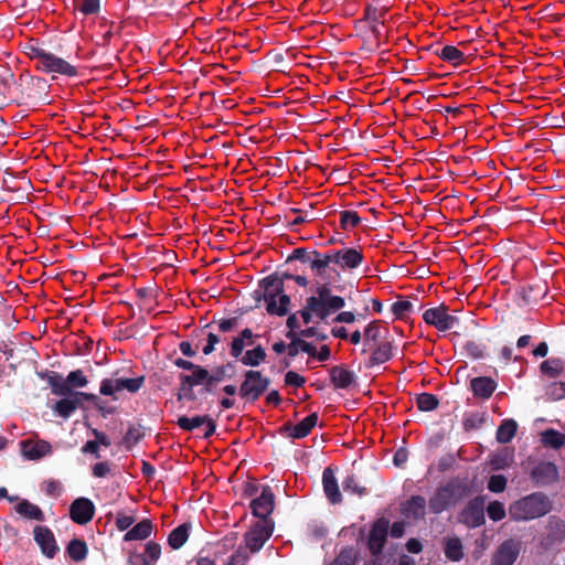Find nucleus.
I'll return each mask as SVG.
<instances>
[{
    "instance_id": "nucleus-60",
    "label": "nucleus",
    "mask_w": 565,
    "mask_h": 565,
    "mask_svg": "<svg viewBox=\"0 0 565 565\" xmlns=\"http://www.w3.org/2000/svg\"><path fill=\"white\" fill-rule=\"evenodd\" d=\"M331 565H353L351 552L342 553Z\"/></svg>"
},
{
    "instance_id": "nucleus-62",
    "label": "nucleus",
    "mask_w": 565,
    "mask_h": 565,
    "mask_svg": "<svg viewBox=\"0 0 565 565\" xmlns=\"http://www.w3.org/2000/svg\"><path fill=\"white\" fill-rule=\"evenodd\" d=\"M131 565H150V562L141 554H131L129 557Z\"/></svg>"
},
{
    "instance_id": "nucleus-27",
    "label": "nucleus",
    "mask_w": 565,
    "mask_h": 565,
    "mask_svg": "<svg viewBox=\"0 0 565 565\" xmlns=\"http://www.w3.org/2000/svg\"><path fill=\"white\" fill-rule=\"evenodd\" d=\"M15 512L30 520L41 521L43 519V512L41 509L26 500H23L15 505Z\"/></svg>"
},
{
    "instance_id": "nucleus-40",
    "label": "nucleus",
    "mask_w": 565,
    "mask_h": 565,
    "mask_svg": "<svg viewBox=\"0 0 565 565\" xmlns=\"http://www.w3.org/2000/svg\"><path fill=\"white\" fill-rule=\"evenodd\" d=\"M439 56L454 64H459L463 61V54L456 46L447 45L444 46L439 53Z\"/></svg>"
},
{
    "instance_id": "nucleus-58",
    "label": "nucleus",
    "mask_w": 565,
    "mask_h": 565,
    "mask_svg": "<svg viewBox=\"0 0 565 565\" xmlns=\"http://www.w3.org/2000/svg\"><path fill=\"white\" fill-rule=\"evenodd\" d=\"M220 342V339L214 333H209L207 344L203 349L204 354H210L214 351L215 344Z\"/></svg>"
},
{
    "instance_id": "nucleus-59",
    "label": "nucleus",
    "mask_w": 565,
    "mask_h": 565,
    "mask_svg": "<svg viewBox=\"0 0 565 565\" xmlns=\"http://www.w3.org/2000/svg\"><path fill=\"white\" fill-rule=\"evenodd\" d=\"M109 472V466L106 462L96 463L93 468L95 477L103 478Z\"/></svg>"
},
{
    "instance_id": "nucleus-42",
    "label": "nucleus",
    "mask_w": 565,
    "mask_h": 565,
    "mask_svg": "<svg viewBox=\"0 0 565 565\" xmlns=\"http://www.w3.org/2000/svg\"><path fill=\"white\" fill-rule=\"evenodd\" d=\"M540 371L548 376V377H556L561 372V362L558 360H547L541 363Z\"/></svg>"
},
{
    "instance_id": "nucleus-46",
    "label": "nucleus",
    "mask_w": 565,
    "mask_h": 565,
    "mask_svg": "<svg viewBox=\"0 0 565 565\" xmlns=\"http://www.w3.org/2000/svg\"><path fill=\"white\" fill-rule=\"evenodd\" d=\"M13 84V74L10 70L0 68V95L4 96Z\"/></svg>"
},
{
    "instance_id": "nucleus-13",
    "label": "nucleus",
    "mask_w": 565,
    "mask_h": 565,
    "mask_svg": "<svg viewBox=\"0 0 565 565\" xmlns=\"http://www.w3.org/2000/svg\"><path fill=\"white\" fill-rule=\"evenodd\" d=\"M94 504L86 498L75 500L71 505V518L78 524H85L93 519Z\"/></svg>"
},
{
    "instance_id": "nucleus-12",
    "label": "nucleus",
    "mask_w": 565,
    "mask_h": 565,
    "mask_svg": "<svg viewBox=\"0 0 565 565\" xmlns=\"http://www.w3.org/2000/svg\"><path fill=\"white\" fill-rule=\"evenodd\" d=\"M558 479V469L551 461H542L532 469V480L537 484H550Z\"/></svg>"
},
{
    "instance_id": "nucleus-47",
    "label": "nucleus",
    "mask_w": 565,
    "mask_h": 565,
    "mask_svg": "<svg viewBox=\"0 0 565 565\" xmlns=\"http://www.w3.org/2000/svg\"><path fill=\"white\" fill-rule=\"evenodd\" d=\"M488 515L493 521H500L505 516V510L502 503L491 502L487 508Z\"/></svg>"
},
{
    "instance_id": "nucleus-35",
    "label": "nucleus",
    "mask_w": 565,
    "mask_h": 565,
    "mask_svg": "<svg viewBox=\"0 0 565 565\" xmlns=\"http://www.w3.org/2000/svg\"><path fill=\"white\" fill-rule=\"evenodd\" d=\"M516 433V423L512 419L504 420L497 430L499 443H509Z\"/></svg>"
},
{
    "instance_id": "nucleus-3",
    "label": "nucleus",
    "mask_w": 565,
    "mask_h": 565,
    "mask_svg": "<svg viewBox=\"0 0 565 565\" xmlns=\"http://www.w3.org/2000/svg\"><path fill=\"white\" fill-rule=\"evenodd\" d=\"M308 299L310 300V309L321 320H324L331 312L342 309L345 305L344 299L332 295L327 285L320 286L317 289V296Z\"/></svg>"
},
{
    "instance_id": "nucleus-31",
    "label": "nucleus",
    "mask_w": 565,
    "mask_h": 565,
    "mask_svg": "<svg viewBox=\"0 0 565 565\" xmlns=\"http://www.w3.org/2000/svg\"><path fill=\"white\" fill-rule=\"evenodd\" d=\"M209 379H210V373L205 369H203L199 365H196L192 370L191 375H183L181 377V380L184 382V384H190V386L200 385V384L209 385Z\"/></svg>"
},
{
    "instance_id": "nucleus-5",
    "label": "nucleus",
    "mask_w": 565,
    "mask_h": 565,
    "mask_svg": "<svg viewBox=\"0 0 565 565\" xmlns=\"http://www.w3.org/2000/svg\"><path fill=\"white\" fill-rule=\"evenodd\" d=\"M143 384V376L127 379V377H111L102 382L100 393L116 397L117 393L127 391L136 393Z\"/></svg>"
},
{
    "instance_id": "nucleus-37",
    "label": "nucleus",
    "mask_w": 565,
    "mask_h": 565,
    "mask_svg": "<svg viewBox=\"0 0 565 565\" xmlns=\"http://www.w3.org/2000/svg\"><path fill=\"white\" fill-rule=\"evenodd\" d=\"M266 358V352L263 348L257 347L253 350H248L242 358L241 362L244 365L248 366H257L259 365Z\"/></svg>"
},
{
    "instance_id": "nucleus-50",
    "label": "nucleus",
    "mask_w": 565,
    "mask_h": 565,
    "mask_svg": "<svg viewBox=\"0 0 565 565\" xmlns=\"http://www.w3.org/2000/svg\"><path fill=\"white\" fill-rule=\"evenodd\" d=\"M160 553H161V548L158 544L149 542L146 545V556L145 557L148 559V562H150V564L156 562L159 558Z\"/></svg>"
},
{
    "instance_id": "nucleus-29",
    "label": "nucleus",
    "mask_w": 565,
    "mask_h": 565,
    "mask_svg": "<svg viewBox=\"0 0 565 565\" xmlns=\"http://www.w3.org/2000/svg\"><path fill=\"white\" fill-rule=\"evenodd\" d=\"M253 332L249 329H244L242 333L235 338L232 342L231 354L234 358L242 355L245 347L252 344Z\"/></svg>"
},
{
    "instance_id": "nucleus-22",
    "label": "nucleus",
    "mask_w": 565,
    "mask_h": 565,
    "mask_svg": "<svg viewBox=\"0 0 565 565\" xmlns=\"http://www.w3.org/2000/svg\"><path fill=\"white\" fill-rule=\"evenodd\" d=\"M309 264L310 268L319 276H322L326 268L333 264L331 253L320 254L315 252L311 256L305 259Z\"/></svg>"
},
{
    "instance_id": "nucleus-23",
    "label": "nucleus",
    "mask_w": 565,
    "mask_h": 565,
    "mask_svg": "<svg viewBox=\"0 0 565 565\" xmlns=\"http://www.w3.org/2000/svg\"><path fill=\"white\" fill-rule=\"evenodd\" d=\"M470 386L473 394L482 398H489L495 390V383L489 377H476Z\"/></svg>"
},
{
    "instance_id": "nucleus-49",
    "label": "nucleus",
    "mask_w": 565,
    "mask_h": 565,
    "mask_svg": "<svg viewBox=\"0 0 565 565\" xmlns=\"http://www.w3.org/2000/svg\"><path fill=\"white\" fill-rule=\"evenodd\" d=\"M505 486L507 479L501 475H495L490 478L488 489L492 492H502Z\"/></svg>"
},
{
    "instance_id": "nucleus-6",
    "label": "nucleus",
    "mask_w": 565,
    "mask_h": 565,
    "mask_svg": "<svg viewBox=\"0 0 565 565\" xmlns=\"http://www.w3.org/2000/svg\"><path fill=\"white\" fill-rule=\"evenodd\" d=\"M423 319L439 331L450 330L458 323L457 317L449 315L447 307L444 305L425 310Z\"/></svg>"
},
{
    "instance_id": "nucleus-36",
    "label": "nucleus",
    "mask_w": 565,
    "mask_h": 565,
    "mask_svg": "<svg viewBox=\"0 0 565 565\" xmlns=\"http://www.w3.org/2000/svg\"><path fill=\"white\" fill-rule=\"evenodd\" d=\"M392 356L391 344L385 342L379 345L370 358V365H379L388 361Z\"/></svg>"
},
{
    "instance_id": "nucleus-63",
    "label": "nucleus",
    "mask_w": 565,
    "mask_h": 565,
    "mask_svg": "<svg viewBox=\"0 0 565 565\" xmlns=\"http://www.w3.org/2000/svg\"><path fill=\"white\" fill-rule=\"evenodd\" d=\"M93 434L96 438L95 441H97L98 446L102 445V446L108 447L110 445V440L105 434H103L96 429L93 430Z\"/></svg>"
},
{
    "instance_id": "nucleus-10",
    "label": "nucleus",
    "mask_w": 565,
    "mask_h": 565,
    "mask_svg": "<svg viewBox=\"0 0 565 565\" xmlns=\"http://www.w3.org/2000/svg\"><path fill=\"white\" fill-rule=\"evenodd\" d=\"M521 546L515 541H507L500 545L492 558V565H512L519 556Z\"/></svg>"
},
{
    "instance_id": "nucleus-43",
    "label": "nucleus",
    "mask_w": 565,
    "mask_h": 565,
    "mask_svg": "<svg viewBox=\"0 0 565 565\" xmlns=\"http://www.w3.org/2000/svg\"><path fill=\"white\" fill-rule=\"evenodd\" d=\"M527 507H529V501L527 499H523L516 503H514L511 508H510V514L513 519L515 520H526L527 519Z\"/></svg>"
},
{
    "instance_id": "nucleus-17",
    "label": "nucleus",
    "mask_w": 565,
    "mask_h": 565,
    "mask_svg": "<svg viewBox=\"0 0 565 565\" xmlns=\"http://www.w3.org/2000/svg\"><path fill=\"white\" fill-rule=\"evenodd\" d=\"M322 483L328 500L331 503L341 502L342 495L338 486L337 478L334 477V473L331 468L324 469L322 475Z\"/></svg>"
},
{
    "instance_id": "nucleus-1",
    "label": "nucleus",
    "mask_w": 565,
    "mask_h": 565,
    "mask_svg": "<svg viewBox=\"0 0 565 565\" xmlns=\"http://www.w3.org/2000/svg\"><path fill=\"white\" fill-rule=\"evenodd\" d=\"M28 54L32 60L36 61L38 68L45 73L64 76H75L77 74L76 67L73 64L53 53L46 52L42 47L30 46Z\"/></svg>"
},
{
    "instance_id": "nucleus-18",
    "label": "nucleus",
    "mask_w": 565,
    "mask_h": 565,
    "mask_svg": "<svg viewBox=\"0 0 565 565\" xmlns=\"http://www.w3.org/2000/svg\"><path fill=\"white\" fill-rule=\"evenodd\" d=\"M178 424L182 429H185V430H193L203 424H207V430L205 433V437L211 436L215 431V424L207 416H194V417L182 416L178 419Z\"/></svg>"
},
{
    "instance_id": "nucleus-24",
    "label": "nucleus",
    "mask_w": 565,
    "mask_h": 565,
    "mask_svg": "<svg viewBox=\"0 0 565 565\" xmlns=\"http://www.w3.org/2000/svg\"><path fill=\"white\" fill-rule=\"evenodd\" d=\"M552 509V502L544 493L532 494V518L543 516Z\"/></svg>"
},
{
    "instance_id": "nucleus-54",
    "label": "nucleus",
    "mask_w": 565,
    "mask_h": 565,
    "mask_svg": "<svg viewBox=\"0 0 565 565\" xmlns=\"http://www.w3.org/2000/svg\"><path fill=\"white\" fill-rule=\"evenodd\" d=\"M412 307V303L407 300H399L392 305V311L397 315L402 316L405 312H407Z\"/></svg>"
},
{
    "instance_id": "nucleus-48",
    "label": "nucleus",
    "mask_w": 565,
    "mask_h": 565,
    "mask_svg": "<svg viewBox=\"0 0 565 565\" xmlns=\"http://www.w3.org/2000/svg\"><path fill=\"white\" fill-rule=\"evenodd\" d=\"M512 461V455L509 451L497 454L492 457L491 463L494 469H503Z\"/></svg>"
},
{
    "instance_id": "nucleus-15",
    "label": "nucleus",
    "mask_w": 565,
    "mask_h": 565,
    "mask_svg": "<svg viewBox=\"0 0 565 565\" xmlns=\"http://www.w3.org/2000/svg\"><path fill=\"white\" fill-rule=\"evenodd\" d=\"M34 539L40 545L43 554L47 557H53L58 550L53 533L44 526H36L34 529Z\"/></svg>"
},
{
    "instance_id": "nucleus-41",
    "label": "nucleus",
    "mask_w": 565,
    "mask_h": 565,
    "mask_svg": "<svg viewBox=\"0 0 565 565\" xmlns=\"http://www.w3.org/2000/svg\"><path fill=\"white\" fill-rule=\"evenodd\" d=\"M385 329L379 322H371L364 330V338L367 342H376L383 338Z\"/></svg>"
},
{
    "instance_id": "nucleus-39",
    "label": "nucleus",
    "mask_w": 565,
    "mask_h": 565,
    "mask_svg": "<svg viewBox=\"0 0 565 565\" xmlns=\"http://www.w3.org/2000/svg\"><path fill=\"white\" fill-rule=\"evenodd\" d=\"M67 552L72 559L79 562L87 555V546L83 541L73 540L70 542Z\"/></svg>"
},
{
    "instance_id": "nucleus-7",
    "label": "nucleus",
    "mask_w": 565,
    "mask_h": 565,
    "mask_svg": "<svg viewBox=\"0 0 565 565\" xmlns=\"http://www.w3.org/2000/svg\"><path fill=\"white\" fill-rule=\"evenodd\" d=\"M274 525L269 520H259L249 532L246 533L245 541L247 547L253 552H258L265 542L271 536Z\"/></svg>"
},
{
    "instance_id": "nucleus-64",
    "label": "nucleus",
    "mask_w": 565,
    "mask_h": 565,
    "mask_svg": "<svg viewBox=\"0 0 565 565\" xmlns=\"http://www.w3.org/2000/svg\"><path fill=\"white\" fill-rule=\"evenodd\" d=\"M313 316H316L315 311L310 309V300L307 299V305L303 308V310L301 311V317L303 319V322L309 323Z\"/></svg>"
},
{
    "instance_id": "nucleus-53",
    "label": "nucleus",
    "mask_w": 565,
    "mask_h": 565,
    "mask_svg": "<svg viewBox=\"0 0 565 565\" xmlns=\"http://www.w3.org/2000/svg\"><path fill=\"white\" fill-rule=\"evenodd\" d=\"M99 10V0H84L81 11L85 14L96 13Z\"/></svg>"
},
{
    "instance_id": "nucleus-21",
    "label": "nucleus",
    "mask_w": 565,
    "mask_h": 565,
    "mask_svg": "<svg viewBox=\"0 0 565 565\" xmlns=\"http://www.w3.org/2000/svg\"><path fill=\"white\" fill-rule=\"evenodd\" d=\"M331 380L332 383L338 388H348L350 387L354 381H355V374L343 367V366H335L331 370Z\"/></svg>"
},
{
    "instance_id": "nucleus-56",
    "label": "nucleus",
    "mask_w": 565,
    "mask_h": 565,
    "mask_svg": "<svg viewBox=\"0 0 565 565\" xmlns=\"http://www.w3.org/2000/svg\"><path fill=\"white\" fill-rule=\"evenodd\" d=\"M192 387L193 386H190V384H184V382L182 381V385L178 394L179 399H194Z\"/></svg>"
},
{
    "instance_id": "nucleus-44",
    "label": "nucleus",
    "mask_w": 565,
    "mask_h": 565,
    "mask_svg": "<svg viewBox=\"0 0 565 565\" xmlns=\"http://www.w3.org/2000/svg\"><path fill=\"white\" fill-rule=\"evenodd\" d=\"M438 405V399L430 394H422L417 397V406L423 412H430Z\"/></svg>"
},
{
    "instance_id": "nucleus-8",
    "label": "nucleus",
    "mask_w": 565,
    "mask_h": 565,
    "mask_svg": "<svg viewBox=\"0 0 565 565\" xmlns=\"http://www.w3.org/2000/svg\"><path fill=\"white\" fill-rule=\"evenodd\" d=\"M268 380L259 372L248 371L241 386L239 393L243 397L256 399L268 386Z\"/></svg>"
},
{
    "instance_id": "nucleus-14",
    "label": "nucleus",
    "mask_w": 565,
    "mask_h": 565,
    "mask_svg": "<svg viewBox=\"0 0 565 565\" xmlns=\"http://www.w3.org/2000/svg\"><path fill=\"white\" fill-rule=\"evenodd\" d=\"M253 513L260 518V520H267L274 509V494L269 488H264L259 498L252 502Z\"/></svg>"
},
{
    "instance_id": "nucleus-33",
    "label": "nucleus",
    "mask_w": 565,
    "mask_h": 565,
    "mask_svg": "<svg viewBox=\"0 0 565 565\" xmlns=\"http://www.w3.org/2000/svg\"><path fill=\"white\" fill-rule=\"evenodd\" d=\"M425 512V500L420 497H414L404 505V513L407 516L420 518Z\"/></svg>"
},
{
    "instance_id": "nucleus-51",
    "label": "nucleus",
    "mask_w": 565,
    "mask_h": 565,
    "mask_svg": "<svg viewBox=\"0 0 565 565\" xmlns=\"http://www.w3.org/2000/svg\"><path fill=\"white\" fill-rule=\"evenodd\" d=\"M360 221V217L354 212H344L341 215V223L343 227H353L355 226Z\"/></svg>"
},
{
    "instance_id": "nucleus-38",
    "label": "nucleus",
    "mask_w": 565,
    "mask_h": 565,
    "mask_svg": "<svg viewBox=\"0 0 565 565\" xmlns=\"http://www.w3.org/2000/svg\"><path fill=\"white\" fill-rule=\"evenodd\" d=\"M189 537V527L186 524H182L174 529L169 535V544L173 548H180Z\"/></svg>"
},
{
    "instance_id": "nucleus-26",
    "label": "nucleus",
    "mask_w": 565,
    "mask_h": 565,
    "mask_svg": "<svg viewBox=\"0 0 565 565\" xmlns=\"http://www.w3.org/2000/svg\"><path fill=\"white\" fill-rule=\"evenodd\" d=\"M151 532L152 523L149 520H143L128 531L124 539L125 541L145 540L150 536Z\"/></svg>"
},
{
    "instance_id": "nucleus-20",
    "label": "nucleus",
    "mask_w": 565,
    "mask_h": 565,
    "mask_svg": "<svg viewBox=\"0 0 565 565\" xmlns=\"http://www.w3.org/2000/svg\"><path fill=\"white\" fill-rule=\"evenodd\" d=\"M63 396L64 398L56 402L53 409L58 416L68 418L79 407V404L74 393L64 394Z\"/></svg>"
},
{
    "instance_id": "nucleus-30",
    "label": "nucleus",
    "mask_w": 565,
    "mask_h": 565,
    "mask_svg": "<svg viewBox=\"0 0 565 565\" xmlns=\"http://www.w3.org/2000/svg\"><path fill=\"white\" fill-rule=\"evenodd\" d=\"M287 337L291 340V343L288 345L289 355L295 356L300 351L310 355H316V348L312 344L301 339H296L292 332H289Z\"/></svg>"
},
{
    "instance_id": "nucleus-25",
    "label": "nucleus",
    "mask_w": 565,
    "mask_h": 565,
    "mask_svg": "<svg viewBox=\"0 0 565 565\" xmlns=\"http://www.w3.org/2000/svg\"><path fill=\"white\" fill-rule=\"evenodd\" d=\"M543 446L559 449L565 445V434L555 429H546L540 434Z\"/></svg>"
},
{
    "instance_id": "nucleus-28",
    "label": "nucleus",
    "mask_w": 565,
    "mask_h": 565,
    "mask_svg": "<svg viewBox=\"0 0 565 565\" xmlns=\"http://www.w3.org/2000/svg\"><path fill=\"white\" fill-rule=\"evenodd\" d=\"M317 414H311L302 419L299 424L291 428L290 436L294 438H302L309 434V431L317 425Z\"/></svg>"
},
{
    "instance_id": "nucleus-9",
    "label": "nucleus",
    "mask_w": 565,
    "mask_h": 565,
    "mask_svg": "<svg viewBox=\"0 0 565 565\" xmlns=\"http://www.w3.org/2000/svg\"><path fill=\"white\" fill-rule=\"evenodd\" d=\"M22 456L28 460H39L52 452L50 443L45 440H23L20 443Z\"/></svg>"
},
{
    "instance_id": "nucleus-11",
    "label": "nucleus",
    "mask_w": 565,
    "mask_h": 565,
    "mask_svg": "<svg viewBox=\"0 0 565 565\" xmlns=\"http://www.w3.org/2000/svg\"><path fill=\"white\" fill-rule=\"evenodd\" d=\"M332 263L341 269H353L362 262V255L353 248L331 252Z\"/></svg>"
},
{
    "instance_id": "nucleus-57",
    "label": "nucleus",
    "mask_w": 565,
    "mask_h": 565,
    "mask_svg": "<svg viewBox=\"0 0 565 565\" xmlns=\"http://www.w3.org/2000/svg\"><path fill=\"white\" fill-rule=\"evenodd\" d=\"M225 377V370L223 367H218L213 373L210 374L209 385H214L223 381Z\"/></svg>"
},
{
    "instance_id": "nucleus-32",
    "label": "nucleus",
    "mask_w": 565,
    "mask_h": 565,
    "mask_svg": "<svg viewBox=\"0 0 565 565\" xmlns=\"http://www.w3.org/2000/svg\"><path fill=\"white\" fill-rule=\"evenodd\" d=\"M445 554L446 556L454 562H458L462 558V544L457 537H449L445 543Z\"/></svg>"
},
{
    "instance_id": "nucleus-16",
    "label": "nucleus",
    "mask_w": 565,
    "mask_h": 565,
    "mask_svg": "<svg viewBox=\"0 0 565 565\" xmlns=\"http://www.w3.org/2000/svg\"><path fill=\"white\" fill-rule=\"evenodd\" d=\"M460 520H461V522L466 523L468 526H471V527L481 525L484 521L483 502L482 501L471 502L462 511Z\"/></svg>"
},
{
    "instance_id": "nucleus-61",
    "label": "nucleus",
    "mask_w": 565,
    "mask_h": 565,
    "mask_svg": "<svg viewBox=\"0 0 565 565\" xmlns=\"http://www.w3.org/2000/svg\"><path fill=\"white\" fill-rule=\"evenodd\" d=\"M335 320L338 322L352 323L355 321V316L350 311H343L337 316Z\"/></svg>"
},
{
    "instance_id": "nucleus-52",
    "label": "nucleus",
    "mask_w": 565,
    "mask_h": 565,
    "mask_svg": "<svg viewBox=\"0 0 565 565\" xmlns=\"http://www.w3.org/2000/svg\"><path fill=\"white\" fill-rule=\"evenodd\" d=\"M135 522L134 516L119 513L117 515L116 525L120 531L127 530Z\"/></svg>"
},
{
    "instance_id": "nucleus-4",
    "label": "nucleus",
    "mask_w": 565,
    "mask_h": 565,
    "mask_svg": "<svg viewBox=\"0 0 565 565\" xmlns=\"http://www.w3.org/2000/svg\"><path fill=\"white\" fill-rule=\"evenodd\" d=\"M47 383L54 395H64L68 393H75L72 387L83 388L87 386L88 380L84 375L83 371L76 370L68 373L66 377L61 374L52 373L47 377Z\"/></svg>"
},
{
    "instance_id": "nucleus-19",
    "label": "nucleus",
    "mask_w": 565,
    "mask_h": 565,
    "mask_svg": "<svg viewBox=\"0 0 565 565\" xmlns=\"http://www.w3.org/2000/svg\"><path fill=\"white\" fill-rule=\"evenodd\" d=\"M387 527V522L383 520L377 521L372 527L369 545L374 554L379 553L382 550L385 542Z\"/></svg>"
},
{
    "instance_id": "nucleus-45",
    "label": "nucleus",
    "mask_w": 565,
    "mask_h": 565,
    "mask_svg": "<svg viewBox=\"0 0 565 565\" xmlns=\"http://www.w3.org/2000/svg\"><path fill=\"white\" fill-rule=\"evenodd\" d=\"M343 490L345 492L356 494V495H363L365 493V489L361 487L358 482V480L353 476H349L343 482H342Z\"/></svg>"
},
{
    "instance_id": "nucleus-55",
    "label": "nucleus",
    "mask_w": 565,
    "mask_h": 565,
    "mask_svg": "<svg viewBox=\"0 0 565 565\" xmlns=\"http://www.w3.org/2000/svg\"><path fill=\"white\" fill-rule=\"evenodd\" d=\"M285 381L288 385L292 386H301L305 383V379L300 376L298 373L289 371L286 374Z\"/></svg>"
},
{
    "instance_id": "nucleus-34",
    "label": "nucleus",
    "mask_w": 565,
    "mask_h": 565,
    "mask_svg": "<svg viewBox=\"0 0 565 565\" xmlns=\"http://www.w3.org/2000/svg\"><path fill=\"white\" fill-rule=\"evenodd\" d=\"M450 504V492L447 489L439 490L430 500V509L438 513Z\"/></svg>"
},
{
    "instance_id": "nucleus-2",
    "label": "nucleus",
    "mask_w": 565,
    "mask_h": 565,
    "mask_svg": "<svg viewBox=\"0 0 565 565\" xmlns=\"http://www.w3.org/2000/svg\"><path fill=\"white\" fill-rule=\"evenodd\" d=\"M265 287V301L268 312L284 316L288 311L290 299L281 292L282 282L278 277L269 276L263 280Z\"/></svg>"
}]
</instances>
